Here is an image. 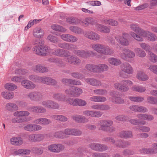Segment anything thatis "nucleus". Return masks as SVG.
Returning a JSON list of instances; mask_svg holds the SVG:
<instances>
[{"label":"nucleus","mask_w":157,"mask_h":157,"mask_svg":"<svg viewBox=\"0 0 157 157\" xmlns=\"http://www.w3.org/2000/svg\"><path fill=\"white\" fill-rule=\"evenodd\" d=\"M33 43L34 45H36L33 48L34 53L42 56H46L49 54L52 49H50L46 46H43L44 44L43 40H34Z\"/></svg>","instance_id":"obj_1"},{"label":"nucleus","mask_w":157,"mask_h":157,"mask_svg":"<svg viewBox=\"0 0 157 157\" xmlns=\"http://www.w3.org/2000/svg\"><path fill=\"white\" fill-rule=\"evenodd\" d=\"M133 82L128 79H124L121 81L120 83L117 82L114 84L115 88L122 92H127L129 90L128 86L133 85Z\"/></svg>","instance_id":"obj_2"},{"label":"nucleus","mask_w":157,"mask_h":157,"mask_svg":"<svg viewBox=\"0 0 157 157\" xmlns=\"http://www.w3.org/2000/svg\"><path fill=\"white\" fill-rule=\"evenodd\" d=\"M26 97L31 101L39 102L42 100L43 95L40 92L33 91L28 93L26 94Z\"/></svg>","instance_id":"obj_3"},{"label":"nucleus","mask_w":157,"mask_h":157,"mask_svg":"<svg viewBox=\"0 0 157 157\" xmlns=\"http://www.w3.org/2000/svg\"><path fill=\"white\" fill-rule=\"evenodd\" d=\"M121 58L127 61L128 59L134 58L135 56V53L128 48H124L120 54Z\"/></svg>","instance_id":"obj_4"},{"label":"nucleus","mask_w":157,"mask_h":157,"mask_svg":"<svg viewBox=\"0 0 157 157\" xmlns=\"http://www.w3.org/2000/svg\"><path fill=\"white\" fill-rule=\"evenodd\" d=\"M113 121L111 120H102L98 121L96 124L97 126H100L99 129L102 131H105L106 128L113 124Z\"/></svg>","instance_id":"obj_5"},{"label":"nucleus","mask_w":157,"mask_h":157,"mask_svg":"<svg viewBox=\"0 0 157 157\" xmlns=\"http://www.w3.org/2000/svg\"><path fill=\"white\" fill-rule=\"evenodd\" d=\"M41 105L45 107L51 109H57L59 108L58 103L50 100H44L42 101Z\"/></svg>","instance_id":"obj_6"},{"label":"nucleus","mask_w":157,"mask_h":157,"mask_svg":"<svg viewBox=\"0 0 157 157\" xmlns=\"http://www.w3.org/2000/svg\"><path fill=\"white\" fill-rule=\"evenodd\" d=\"M89 147L95 151L102 152L108 149L107 146L98 143H92L90 144Z\"/></svg>","instance_id":"obj_7"},{"label":"nucleus","mask_w":157,"mask_h":157,"mask_svg":"<svg viewBox=\"0 0 157 157\" xmlns=\"http://www.w3.org/2000/svg\"><path fill=\"white\" fill-rule=\"evenodd\" d=\"M64 148V146L61 144H52L48 147V150L49 151L56 153H59L62 151Z\"/></svg>","instance_id":"obj_8"},{"label":"nucleus","mask_w":157,"mask_h":157,"mask_svg":"<svg viewBox=\"0 0 157 157\" xmlns=\"http://www.w3.org/2000/svg\"><path fill=\"white\" fill-rule=\"evenodd\" d=\"M44 138V136L40 134H31L27 137L28 140L32 142H39L42 141Z\"/></svg>","instance_id":"obj_9"},{"label":"nucleus","mask_w":157,"mask_h":157,"mask_svg":"<svg viewBox=\"0 0 157 157\" xmlns=\"http://www.w3.org/2000/svg\"><path fill=\"white\" fill-rule=\"evenodd\" d=\"M69 54L68 56H66L65 57L66 62L75 65H78L80 64L81 61L75 55H70L69 52Z\"/></svg>","instance_id":"obj_10"},{"label":"nucleus","mask_w":157,"mask_h":157,"mask_svg":"<svg viewBox=\"0 0 157 157\" xmlns=\"http://www.w3.org/2000/svg\"><path fill=\"white\" fill-rule=\"evenodd\" d=\"M24 129L25 131L29 132H34L40 130L42 127L40 125L36 124H29L25 125Z\"/></svg>","instance_id":"obj_11"},{"label":"nucleus","mask_w":157,"mask_h":157,"mask_svg":"<svg viewBox=\"0 0 157 157\" xmlns=\"http://www.w3.org/2000/svg\"><path fill=\"white\" fill-rule=\"evenodd\" d=\"M120 68L122 72L128 74H132L133 73V68L128 63H125L121 64L120 66Z\"/></svg>","instance_id":"obj_12"},{"label":"nucleus","mask_w":157,"mask_h":157,"mask_svg":"<svg viewBox=\"0 0 157 157\" xmlns=\"http://www.w3.org/2000/svg\"><path fill=\"white\" fill-rule=\"evenodd\" d=\"M83 114L87 117L99 118L101 116L102 113L99 111L86 110L83 112Z\"/></svg>","instance_id":"obj_13"},{"label":"nucleus","mask_w":157,"mask_h":157,"mask_svg":"<svg viewBox=\"0 0 157 157\" xmlns=\"http://www.w3.org/2000/svg\"><path fill=\"white\" fill-rule=\"evenodd\" d=\"M39 82L48 85H54L56 83L55 80L47 76L40 77Z\"/></svg>","instance_id":"obj_14"},{"label":"nucleus","mask_w":157,"mask_h":157,"mask_svg":"<svg viewBox=\"0 0 157 157\" xmlns=\"http://www.w3.org/2000/svg\"><path fill=\"white\" fill-rule=\"evenodd\" d=\"M72 119L75 122L83 123L89 121L88 118L84 116L79 115H73L71 117Z\"/></svg>","instance_id":"obj_15"},{"label":"nucleus","mask_w":157,"mask_h":157,"mask_svg":"<svg viewBox=\"0 0 157 157\" xmlns=\"http://www.w3.org/2000/svg\"><path fill=\"white\" fill-rule=\"evenodd\" d=\"M109 94L112 97L111 100L113 102L119 104H122L124 102V100L123 99L116 96L117 94L115 91H110L109 92Z\"/></svg>","instance_id":"obj_16"},{"label":"nucleus","mask_w":157,"mask_h":157,"mask_svg":"<svg viewBox=\"0 0 157 157\" xmlns=\"http://www.w3.org/2000/svg\"><path fill=\"white\" fill-rule=\"evenodd\" d=\"M52 52L53 55L59 56H62L65 57L66 56H68L69 55V52L68 51L64 50L63 49L58 48L54 50H52L51 52Z\"/></svg>","instance_id":"obj_17"},{"label":"nucleus","mask_w":157,"mask_h":157,"mask_svg":"<svg viewBox=\"0 0 157 157\" xmlns=\"http://www.w3.org/2000/svg\"><path fill=\"white\" fill-rule=\"evenodd\" d=\"M28 110L35 113H45L46 109L41 106H34L29 108Z\"/></svg>","instance_id":"obj_18"},{"label":"nucleus","mask_w":157,"mask_h":157,"mask_svg":"<svg viewBox=\"0 0 157 157\" xmlns=\"http://www.w3.org/2000/svg\"><path fill=\"white\" fill-rule=\"evenodd\" d=\"M21 85L25 88L30 89L33 90L36 87V85L31 81L27 80H25L21 82Z\"/></svg>","instance_id":"obj_19"},{"label":"nucleus","mask_w":157,"mask_h":157,"mask_svg":"<svg viewBox=\"0 0 157 157\" xmlns=\"http://www.w3.org/2000/svg\"><path fill=\"white\" fill-rule=\"evenodd\" d=\"M130 109L135 112L145 113L148 111L147 109L144 106L138 105H132L129 107Z\"/></svg>","instance_id":"obj_20"},{"label":"nucleus","mask_w":157,"mask_h":157,"mask_svg":"<svg viewBox=\"0 0 157 157\" xmlns=\"http://www.w3.org/2000/svg\"><path fill=\"white\" fill-rule=\"evenodd\" d=\"M33 122L37 124L47 125L51 123V121L50 120L46 118H41L35 120Z\"/></svg>","instance_id":"obj_21"},{"label":"nucleus","mask_w":157,"mask_h":157,"mask_svg":"<svg viewBox=\"0 0 157 157\" xmlns=\"http://www.w3.org/2000/svg\"><path fill=\"white\" fill-rule=\"evenodd\" d=\"M44 34V30L40 27L36 28L33 30V35L36 38H42Z\"/></svg>","instance_id":"obj_22"},{"label":"nucleus","mask_w":157,"mask_h":157,"mask_svg":"<svg viewBox=\"0 0 157 157\" xmlns=\"http://www.w3.org/2000/svg\"><path fill=\"white\" fill-rule=\"evenodd\" d=\"M85 36L89 39H98L100 38V35L92 31H88L86 32Z\"/></svg>","instance_id":"obj_23"},{"label":"nucleus","mask_w":157,"mask_h":157,"mask_svg":"<svg viewBox=\"0 0 157 157\" xmlns=\"http://www.w3.org/2000/svg\"><path fill=\"white\" fill-rule=\"evenodd\" d=\"M33 71L37 72L44 73L48 72V69L46 67L38 64L34 66L33 68Z\"/></svg>","instance_id":"obj_24"},{"label":"nucleus","mask_w":157,"mask_h":157,"mask_svg":"<svg viewBox=\"0 0 157 157\" xmlns=\"http://www.w3.org/2000/svg\"><path fill=\"white\" fill-rule=\"evenodd\" d=\"M62 82L65 85L72 84L74 85H79L81 84V82L79 80H73L71 79L64 78L62 80Z\"/></svg>","instance_id":"obj_25"},{"label":"nucleus","mask_w":157,"mask_h":157,"mask_svg":"<svg viewBox=\"0 0 157 157\" xmlns=\"http://www.w3.org/2000/svg\"><path fill=\"white\" fill-rule=\"evenodd\" d=\"M136 77L138 80L141 81H146L149 78L148 76L141 71H139L137 72Z\"/></svg>","instance_id":"obj_26"},{"label":"nucleus","mask_w":157,"mask_h":157,"mask_svg":"<svg viewBox=\"0 0 157 157\" xmlns=\"http://www.w3.org/2000/svg\"><path fill=\"white\" fill-rule=\"evenodd\" d=\"M90 47L98 53L103 54L105 46L100 44H94L91 45Z\"/></svg>","instance_id":"obj_27"},{"label":"nucleus","mask_w":157,"mask_h":157,"mask_svg":"<svg viewBox=\"0 0 157 157\" xmlns=\"http://www.w3.org/2000/svg\"><path fill=\"white\" fill-rule=\"evenodd\" d=\"M152 149L146 148L142 150V153L147 154H153L156 152V151L157 150V143H154L152 144Z\"/></svg>","instance_id":"obj_28"},{"label":"nucleus","mask_w":157,"mask_h":157,"mask_svg":"<svg viewBox=\"0 0 157 157\" xmlns=\"http://www.w3.org/2000/svg\"><path fill=\"white\" fill-rule=\"evenodd\" d=\"M141 38L149 39H155L156 36L152 33L148 31H142L140 34Z\"/></svg>","instance_id":"obj_29"},{"label":"nucleus","mask_w":157,"mask_h":157,"mask_svg":"<svg viewBox=\"0 0 157 157\" xmlns=\"http://www.w3.org/2000/svg\"><path fill=\"white\" fill-rule=\"evenodd\" d=\"M96 27L99 31L104 33H109L110 30V27L97 24Z\"/></svg>","instance_id":"obj_30"},{"label":"nucleus","mask_w":157,"mask_h":157,"mask_svg":"<svg viewBox=\"0 0 157 157\" xmlns=\"http://www.w3.org/2000/svg\"><path fill=\"white\" fill-rule=\"evenodd\" d=\"M137 117L140 119L147 121H151L154 119L152 115L146 114H139L137 115Z\"/></svg>","instance_id":"obj_31"},{"label":"nucleus","mask_w":157,"mask_h":157,"mask_svg":"<svg viewBox=\"0 0 157 157\" xmlns=\"http://www.w3.org/2000/svg\"><path fill=\"white\" fill-rule=\"evenodd\" d=\"M10 141L11 144L15 145H20L23 143L22 139L19 137H12Z\"/></svg>","instance_id":"obj_32"},{"label":"nucleus","mask_w":157,"mask_h":157,"mask_svg":"<svg viewBox=\"0 0 157 157\" xmlns=\"http://www.w3.org/2000/svg\"><path fill=\"white\" fill-rule=\"evenodd\" d=\"M119 136L122 138H131L133 137L132 132L130 131H123L118 133Z\"/></svg>","instance_id":"obj_33"},{"label":"nucleus","mask_w":157,"mask_h":157,"mask_svg":"<svg viewBox=\"0 0 157 157\" xmlns=\"http://www.w3.org/2000/svg\"><path fill=\"white\" fill-rule=\"evenodd\" d=\"M85 81L88 83L93 86H98L101 85V83L100 81L93 78L85 79Z\"/></svg>","instance_id":"obj_34"},{"label":"nucleus","mask_w":157,"mask_h":157,"mask_svg":"<svg viewBox=\"0 0 157 157\" xmlns=\"http://www.w3.org/2000/svg\"><path fill=\"white\" fill-rule=\"evenodd\" d=\"M97 72H103L107 71L109 69L108 66L105 64H99L97 65Z\"/></svg>","instance_id":"obj_35"},{"label":"nucleus","mask_w":157,"mask_h":157,"mask_svg":"<svg viewBox=\"0 0 157 157\" xmlns=\"http://www.w3.org/2000/svg\"><path fill=\"white\" fill-rule=\"evenodd\" d=\"M108 61L110 64L114 66H119L121 63V61L120 59L114 57L108 58Z\"/></svg>","instance_id":"obj_36"},{"label":"nucleus","mask_w":157,"mask_h":157,"mask_svg":"<svg viewBox=\"0 0 157 157\" xmlns=\"http://www.w3.org/2000/svg\"><path fill=\"white\" fill-rule=\"evenodd\" d=\"M6 108L7 110L10 111H14L18 109L16 104L12 103H7L6 105Z\"/></svg>","instance_id":"obj_37"},{"label":"nucleus","mask_w":157,"mask_h":157,"mask_svg":"<svg viewBox=\"0 0 157 157\" xmlns=\"http://www.w3.org/2000/svg\"><path fill=\"white\" fill-rule=\"evenodd\" d=\"M130 144L129 142L119 140L116 141L115 145L120 148H124L128 147Z\"/></svg>","instance_id":"obj_38"},{"label":"nucleus","mask_w":157,"mask_h":157,"mask_svg":"<svg viewBox=\"0 0 157 157\" xmlns=\"http://www.w3.org/2000/svg\"><path fill=\"white\" fill-rule=\"evenodd\" d=\"M77 53L78 56L83 57H87L94 54V52L91 51H84L78 50Z\"/></svg>","instance_id":"obj_39"},{"label":"nucleus","mask_w":157,"mask_h":157,"mask_svg":"<svg viewBox=\"0 0 157 157\" xmlns=\"http://www.w3.org/2000/svg\"><path fill=\"white\" fill-rule=\"evenodd\" d=\"M132 90L133 91H135L140 93L145 92L146 89L145 87L139 85H135L132 87Z\"/></svg>","instance_id":"obj_40"},{"label":"nucleus","mask_w":157,"mask_h":157,"mask_svg":"<svg viewBox=\"0 0 157 157\" xmlns=\"http://www.w3.org/2000/svg\"><path fill=\"white\" fill-rule=\"evenodd\" d=\"M92 109L104 110L108 109L109 107L108 106L102 104H97L93 105L91 106Z\"/></svg>","instance_id":"obj_41"},{"label":"nucleus","mask_w":157,"mask_h":157,"mask_svg":"<svg viewBox=\"0 0 157 157\" xmlns=\"http://www.w3.org/2000/svg\"><path fill=\"white\" fill-rule=\"evenodd\" d=\"M93 19L91 18H86L84 20L79 21V23L83 26H87L90 24H93L94 23Z\"/></svg>","instance_id":"obj_42"},{"label":"nucleus","mask_w":157,"mask_h":157,"mask_svg":"<svg viewBox=\"0 0 157 157\" xmlns=\"http://www.w3.org/2000/svg\"><path fill=\"white\" fill-rule=\"evenodd\" d=\"M13 114L15 117H26L29 115L30 113L28 111H19L14 113Z\"/></svg>","instance_id":"obj_43"},{"label":"nucleus","mask_w":157,"mask_h":157,"mask_svg":"<svg viewBox=\"0 0 157 157\" xmlns=\"http://www.w3.org/2000/svg\"><path fill=\"white\" fill-rule=\"evenodd\" d=\"M51 28L53 30L59 32H64L66 29L63 27L56 24H53L51 26Z\"/></svg>","instance_id":"obj_44"},{"label":"nucleus","mask_w":157,"mask_h":157,"mask_svg":"<svg viewBox=\"0 0 157 157\" xmlns=\"http://www.w3.org/2000/svg\"><path fill=\"white\" fill-rule=\"evenodd\" d=\"M1 95L3 97L6 99H10L13 98L14 96V94L12 92H3Z\"/></svg>","instance_id":"obj_45"},{"label":"nucleus","mask_w":157,"mask_h":157,"mask_svg":"<svg viewBox=\"0 0 157 157\" xmlns=\"http://www.w3.org/2000/svg\"><path fill=\"white\" fill-rule=\"evenodd\" d=\"M66 96L63 95L61 94H56L53 95V97L55 99L57 100L58 101H65Z\"/></svg>","instance_id":"obj_46"},{"label":"nucleus","mask_w":157,"mask_h":157,"mask_svg":"<svg viewBox=\"0 0 157 157\" xmlns=\"http://www.w3.org/2000/svg\"><path fill=\"white\" fill-rule=\"evenodd\" d=\"M82 93V90L81 89L74 86L72 97H78Z\"/></svg>","instance_id":"obj_47"},{"label":"nucleus","mask_w":157,"mask_h":157,"mask_svg":"<svg viewBox=\"0 0 157 157\" xmlns=\"http://www.w3.org/2000/svg\"><path fill=\"white\" fill-rule=\"evenodd\" d=\"M135 52L137 55L140 57H144L146 56L145 52L140 48H137L135 49Z\"/></svg>","instance_id":"obj_48"},{"label":"nucleus","mask_w":157,"mask_h":157,"mask_svg":"<svg viewBox=\"0 0 157 157\" xmlns=\"http://www.w3.org/2000/svg\"><path fill=\"white\" fill-rule=\"evenodd\" d=\"M77 98H66L65 101L72 105L77 106Z\"/></svg>","instance_id":"obj_49"},{"label":"nucleus","mask_w":157,"mask_h":157,"mask_svg":"<svg viewBox=\"0 0 157 157\" xmlns=\"http://www.w3.org/2000/svg\"><path fill=\"white\" fill-rule=\"evenodd\" d=\"M97 65L87 64L85 68L88 71L92 72H97Z\"/></svg>","instance_id":"obj_50"},{"label":"nucleus","mask_w":157,"mask_h":157,"mask_svg":"<svg viewBox=\"0 0 157 157\" xmlns=\"http://www.w3.org/2000/svg\"><path fill=\"white\" fill-rule=\"evenodd\" d=\"M6 89L10 90H13L17 89V86L14 84L9 83L6 84L5 85Z\"/></svg>","instance_id":"obj_51"},{"label":"nucleus","mask_w":157,"mask_h":157,"mask_svg":"<svg viewBox=\"0 0 157 157\" xmlns=\"http://www.w3.org/2000/svg\"><path fill=\"white\" fill-rule=\"evenodd\" d=\"M113 50L108 47L105 46L103 54L105 55H111L113 53Z\"/></svg>","instance_id":"obj_52"},{"label":"nucleus","mask_w":157,"mask_h":157,"mask_svg":"<svg viewBox=\"0 0 157 157\" xmlns=\"http://www.w3.org/2000/svg\"><path fill=\"white\" fill-rule=\"evenodd\" d=\"M67 21L71 24H78L79 23L80 20L74 17H69L67 18Z\"/></svg>","instance_id":"obj_53"},{"label":"nucleus","mask_w":157,"mask_h":157,"mask_svg":"<svg viewBox=\"0 0 157 157\" xmlns=\"http://www.w3.org/2000/svg\"><path fill=\"white\" fill-rule=\"evenodd\" d=\"M128 98L131 101L136 102H140L144 100V98L140 97L130 96Z\"/></svg>","instance_id":"obj_54"},{"label":"nucleus","mask_w":157,"mask_h":157,"mask_svg":"<svg viewBox=\"0 0 157 157\" xmlns=\"http://www.w3.org/2000/svg\"><path fill=\"white\" fill-rule=\"evenodd\" d=\"M149 58L150 61L153 63L157 62V56L152 52H150Z\"/></svg>","instance_id":"obj_55"},{"label":"nucleus","mask_w":157,"mask_h":157,"mask_svg":"<svg viewBox=\"0 0 157 157\" xmlns=\"http://www.w3.org/2000/svg\"><path fill=\"white\" fill-rule=\"evenodd\" d=\"M105 23L112 26H117L118 24L117 21L112 19L106 20L105 21Z\"/></svg>","instance_id":"obj_56"},{"label":"nucleus","mask_w":157,"mask_h":157,"mask_svg":"<svg viewBox=\"0 0 157 157\" xmlns=\"http://www.w3.org/2000/svg\"><path fill=\"white\" fill-rule=\"evenodd\" d=\"M94 93L96 95H103L107 93L105 90L97 89L94 90Z\"/></svg>","instance_id":"obj_57"},{"label":"nucleus","mask_w":157,"mask_h":157,"mask_svg":"<svg viewBox=\"0 0 157 157\" xmlns=\"http://www.w3.org/2000/svg\"><path fill=\"white\" fill-rule=\"evenodd\" d=\"M148 103L151 104H157V98L152 96L148 97L147 98Z\"/></svg>","instance_id":"obj_58"},{"label":"nucleus","mask_w":157,"mask_h":157,"mask_svg":"<svg viewBox=\"0 0 157 157\" xmlns=\"http://www.w3.org/2000/svg\"><path fill=\"white\" fill-rule=\"evenodd\" d=\"M32 150L33 152L39 155L42 154L43 152V150L40 147H34L32 148Z\"/></svg>","instance_id":"obj_59"},{"label":"nucleus","mask_w":157,"mask_h":157,"mask_svg":"<svg viewBox=\"0 0 157 157\" xmlns=\"http://www.w3.org/2000/svg\"><path fill=\"white\" fill-rule=\"evenodd\" d=\"M115 118L117 120L121 121H125L128 119L127 116L123 115H120L117 116Z\"/></svg>","instance_id":"obj_60"},{"label":"nucleus","mask_w":157,"mask_h":157,"mask_svg":"<svg viewBox=\"0 0 157 157\" xmlns=\"http://www.w3.org/2000/svg\"><path fill=\"white\" fill-rule=\"evenodd\" d=\"M60 38L62 39H76L74 36L68 34H63L60 36Z\"/></svg>","instance_id":"obj_61"},{"label":"nucleus","mask_w":157,"mask_h":157,"mask_svg":"<svg viewBox=\"0 0 157 157\" xmlns=\"http://www.w3.org/2000/svg\"><path fill=\"white\" fill-rule=\"evenodd\" d=\"M74 87V86H70L68 89L65 90L64 91L65 93L67 95L72 97Z\"/></svg>","instance_id":"obj_62"},{"label":"nucleus","mask_w":157,"mask_h":157,"mask_svg":"<svg viewBox=\"0 0 157 157\" xmlns=\"http://www.w3.org/2000/svg\"><path fill=\"white\" fill-rule=\"evenodd\" d=\"M77 105L83 106L86 105L87 104V102L85 100L77 98Z\"/></svg>","instance_id":"obj_63"},{"label":"nucleus","mask_w":157,"mask_h":157,"mask_svg":"<svg viewBox=\"0 0 157 157\" xmlns=\"http://www.w3.org/2000/svg\"><path fill=\"white\" fill-rule=\"evenodd\" d=\"M148 69L157 75V65H151L149 66Z\"/></svg>","instance_id":"obj_64"}]
</instances>
